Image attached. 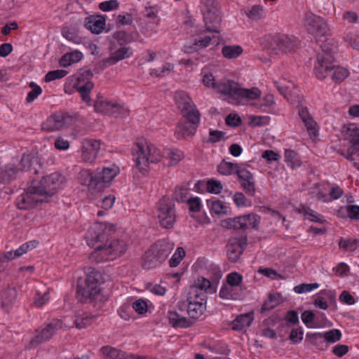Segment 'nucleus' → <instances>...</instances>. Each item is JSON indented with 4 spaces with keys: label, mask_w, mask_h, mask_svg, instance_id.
<instances>
[{
    "label": "nucleus",
    "mask_w": 359,
    "mask_h": 359,
    "mask_svg": "<svg viewBox=\"0 0 359 359\" xmlns=\"http://www.w3.org/2000/svg\"><path fill=\"white\" fill-rule=\"evenodd\" d=\"M20 166L10 163L6 165L0 164V183L8 184L17 178L20 172H29L31 175H39L43 172V165L37 156L31 154H24L20 161Z\"/></svg>",
    "instance_id": "obj_1"
},
{
    "label": "nucleus",
    "mask_w": 359,
    "mask_h": 359,
    "mask_svg": "<svg viewBox=\"0 0 359 359\" xmlns=\"http://www.w3.org/2000/svg\"><path fill=\"white\" fill-rule=\"evenodd\" d=\"M134 170L142 175H146L150 170V164L158 163L162 158L159 149L151 144L138 142L133 153Z\"/></svg>",
    "instance_id": "obj_2"
},
{
    "label": "nucleus",
    "mask_w": 359,
    "mask_h": 359,
    "mask_svg": "<svg viewBox=\"0 0 359 359\" xmlns=\"http://www.w3.org/2000/svg\"><path fill=\"white\" fill-rule=\"evenodd\" d=\"M119 173V168L115 165L102 168L100 172H93L90 170H83L80 172L79 180L91 191H100L104 184L110 183Z\"/></svg>",
    "instance_id": "obj_3"
},
{
    "label": "nucleus",
    "mask_w": 359,
    "mask_h": 359,
    "mask_svg": "<svg viewBox=\"0 0 359 359\" xmlns=\"http://www.w3.org/2000/svg\"><path fill=\"white\" fill-rule=\"evenodd\" d=\"M274 85L280 93L287 98V100L293 104H297L299 116L304 123L309 135L316 137L318 135V130L316 127V122L311 116L307 108L301 107L304 100L299 93V90L297 88H294L293 91H290L288 93L287 87L280 86L277 81L274 82Z\"/></svg>",
    "instance_id": "obj_4"
},
{
    "label": "nucleus",
    "mask_w": 359,
    "mask_h": 359,
    "mask_svg": "<svg viewBox=\"0 0 359 359\" xmlns=\"http://www.w3.org/2000/svg\"><path fill=\"white\" fill-rule=\"evenodd\" d=\"M127 245L123 240L113 239L100 245L90 254L89 259L95 263L112 261L125 254Z\"/></svg>",
    "instance_id": "obj_5"
},
{
    "label": "nucleus",
    "mask_w": 359,
    "mask_h": 359,
    "mask_svg": "<svg viewBox=\"0 0 359 359\" xmlns=\"http://www.w3.org/2000/svg\"><path fill=\"white\" fill-rule=\"evenodd\" d=\"M188 302L187 314L190 319L186 318L183 314L179 313L177 311L168 312V318L170 324L173 327L187 328L191 327L196 319L199 318L205 309V304L200 302Z\"/></svg>",
    "instance_id": "obj_6"
},
{
    "label": "nucleus",
    "mask_w": 359,
    "mask_h": 359,
    "mask_svg": "<svg viewBox=\"0 0 359 359\" xmlns=\"http://www.w3.org/2000/svg\"><path fill=\"white\" fill-rule=\"evenodd\" d=\"M221 88L224 92L229 90L227 100L229 103L236 105L242 104L246 100H255L261 95V91L257 88H243L234 81L221 86Z\"/></svg>",
    "instance_id": "obj_7"
},
{
    "label": "nucleus",
    "mask_w": 359,
    "mask_h": 359,
    "mask_svg": "<svg viewBox=\"0 0 359 359\" xmlns=\"http://www.w3.org/2000/svg\"><path fill=\"white\" fill-rule=\"evenodd\" d=\"M202 13L206 31L219 33L222 17L218 2L215 0H202Z\"/></svg>",
    "instance_id": "obj_8"
},
{
    "label": "nucleus",
    "mask_w": 359,
    "mask_h": 359,
    "mask_svg": "<svg viewBox=\"0 0 359 359\" xmlns=\"http://www.w3.org/2000/svg\"><path fill=\"white\" fill-rule=\"evenodd\" d=\"M304 26L308 33L318 39L330 34V27L327 21L321 16L311 12H306L303 16Z\"/></svg>",
    "instance_id": "obj_9"
},
{
    "label": "nucleus",
    "mask_w": 359,
    "mask_h": 359,
    "mask_svg": "<svg viewBox=\"0 0 359 359\" xmlns=\"http://www.w3.org/2000/svg\"><path fill=\"white\" fill-rule=\"evenodd\" d=\"M156 217L160 225L165 229L173 227L176 222L175 204L168 198L163 197L156 204Z\"/></svg>",
    "instance_id": "obj_10"
},
{
    "label": "nucleus",
    "mask_w": 359,
    "mask_h": 359,
    "mask_svg": "<svg viewBox=\"0 0 359 359\" xmlns=\"http://www.w3.org/2000/svg\"><path fill=\"white\" fill-rule=\"evenodd\" d=\"M77 120L76 114H69L65 111H58L48 118L42 124V129L48 131H55L68 128Z\"/></svg>",
    "instance_id": "obj_11"
},
{
    "label": "nucleus",
    "mask_w": 359,
    "mask_h": 359,
    "mask_svg": "<svg viewBox=\"0 0 359 359\" xmlns=\"http://www.w3.org/2000/svg\"><path fill=\"white\" fill-rule=\"evenodd\" d=\"M67 326L60 319H53L41 330H37V334L32 339L29 345L28 348H33L36 347L41 343L49 341L57 331L67 329Z\"/></svg>",
    "instance_id": "obj_12"
},
{
    "label": "nucleus",
    "mask_w": 359,
    "mask_h": 359,
    "mask_svg": "<svg viewBox=\"0 0 359 359\" xmlns=\"http://www.w3.org/2000/svg\"><path fill=\"white\" fill-rule=\"evenodd\" d=\"M97 273L91 272L84 280H80L77 284L76 293L81 301L95 299L100 293L96 278Z\"/></svg>",
    "instance_id": "obj_13"
},
{
    "label": "nucleus",
    "mask_w": 359,
    "mask_h": 359,
    "mask_svg": "<svg viewBox=\"0 0 359 359\" xmlns=\"http://www.w3.org/2000/svg\"><path fill=\"white\" fill-rule=\"evenodd\" d=\"M325 46L326 43H324L322 53L318 54L314 67L316 76L320 80H323L330 75L334 62L333 52L330 49L325 50Z\"/></svg>",
    "instance_id": "obj_14"
},
{
    "label": "nucleus",
    "mask_w": 359,
    "mask_h": 359,
    "mask_svg": "<svg viewBox=\"0 0 359 359\" xmlns=\"http://www.w3.org/2000/svg\"><path fill=\"white\" fill-rule=\"evenodd\" d=\"M183 118L184 120L179 122L175 131V135L178 139H185L194 135L200 124L201 115L186 114Z\"/></svg>",
    "instance_id": "obj_15"
},
{
    "label": "nucleus",
    "mask_w": 359,
    "mask_h": 359,
    "mask_svg": "<svg viewBox=\"0 0 359 359\" xmlns=\"http://www.w3.org/2000/svg\"><path fill=\"white\" fill-rule=\"evenodd\" d=\"M61 175L57 172L52 173L46 177H43L36 187L41 192L43 196H45L48 202V198L53 196L58 189L62 187Z\"/></svg>",
    "instance_id": "obj_16"
},
{
    "label": "nucleus",
    "mask_w": 359,
    "mask_h": 359,
    "mask_svg": "<svg viewBox=\"0 0 359 359\" xmlns=\"http://www.w3.org/2000/svg\"><path fill=\"white\" fill-rule=\"evenodd\" d=\"M247 235L241 233L232 236L226 245V252L229 260L236 262L247 246Z\"/></svg>",
    "instance_id": "obj_17"
},
{
    "label": "nucleus",
    "mask_w": 359,
    "mask_h": 359,
    "mask_svg": "<svg viewBox=\"0 0 359 359\" xmlns=\"http://www.w3.org/2000/svg\"><path fill=\"white\" fill-rule=\"evenodd\" d=\"M174 100L182 116H185L186 114L201 115L194 101L185 91H176L174 95Z\"/></svg>",
    "instance_id": "obj_18"
},
{
    "label": "nucleus",
    "mask_w": 359,
    "mask_h": 359,
    "mask_svg": "<svg viewBox=\"0 0 359 359\" xmlns=\"http://www.w3.org/2000/svg\"><path fill=\"white\" fill-rule=\"evenodd\" d=\"M100 149V142L93 139H85L81 143V159L87 163H92L96 159Z\"/></svg>",
    "instance_id": "obj_19"
},
{
    "label": "nucleus",
    "mask_w": 359,
    "mask_h": 359,
    "mask_svg": "<svg viewBox=\"0 0 359 359\" xmlns=\"http://www.w3.org/2000/svg\"><path fill=\"white\" fill-rule=\"evenodd\" d=\"M107 238V229L104 224L94 223L88 229L85 238L89 246H93L96 243L103 241Z\"/></svg>",
    "instance_id": "obj_20"
},
{
    "label": "nucleus",
    "mask_w": 359,
    "mask_h": 359,
    "mask_svg": "<svg viewBox=\"0 0 359 359\" xmlns=\"http://www.w3.org/2000/svg\"><path fill=\"white\" fill-rule=\"evenodd\" d=\"M241 187L246 194L252 196L255 193V182L253 175L246 168L238 165L236 173Z\"/></svg>",
    "instance_id": "obj_21"
},
{
    "label": "nucleus",
    "mask_w": 359,
    "mask_h": 359,
    "mask_svg": "<svg viewBox=\"0 0 359 359\" xmlns=\"http://www.w3.org/2000/svg\"><path fill=\"white\" fill-rule=\"evenodd\" d=\"M173 248L174 243L165 239L159 240L150 247V249L162 262L168 258Z\"/></svg>",
    "instance_id": "obj_22"
},
{
    "label": "nucleus",
    "mask_w": 359,
    "mask_h": 359,
    "mask_svg": "<svg viewBox=\"0 0 359 359\" xmlns=\"http://www.w3.org/2000/svg\"><path fill=\"white\" fill-rule=\"evenodd\" d=\"M133 55V51L129 47L121 46L118 49L111 53V55L103 60L104 65L109 66L125 58H128Z\"/></svg>",
    "instance_id": "obj_23"
},
{
    "label": "nucleus",
    "mask_w": 359,
    "mask_h": 359,
    "mask_svg": "<svg viewBox=\"0 0 359 359\" xmlns=\"http://www.w3.org/2000/svg\"><path fill=\"white\" fill-rule=\"evenodd\" d=\"M17 291L13 287H8L0 292V306L4 311H8L15 302Z\"/></svg>",
    "instance_id": "obj_24"
},
{
    "label": "nucleus",
    "mask_w": 359,
    "mask_h": 359,
    "mask_svg": "<svg viewBox=\"0 0 359 359\" xmlns=\"http://www.w3.org/2000/svg\"><path fill=\"white\" fill-rule=\"evenodd\" d=\"M25 196L27 201L30 203L31 208L35 207L39 203L47 202L45 196H43L41 192L36 185L29 187L27 190L22 194Z\"/></svg>",
    "instance_id": "obj_25"
},
{
    "label": "nucleus",
    "mask_w": 359,
    "mask_h": 359,
    "mask_svg": "<svg viewBox=\"0 0 359 359\" xmlns=\"http://www.w3.org/2000/svg\"><path fill=\"white\" fill-rule=\"evenodd\" d=\"M85 27L92 33L98 34L105 27V19L102 16H90L85 20Z\"/></svg>",
    "instance_id": "obj_26"
},
{
    "label": "nucleus",
    "mask_w": 359,
    "mask_h": 359,
    "mask_svg": "<svg viewBox=\"0 0 359 359\" xmlns=\"http://www.w3.org/2000/svg\"><path fill=\"white\" fill-rule=\"evenodd\" d=\"M273 43L276 45V48L283 53L290 51L297 45L296 41L287 35L275 36Z\"/></svg>",
    "instance_id": "obj_27"
},
{
    "label": "nucleus",
    "mask_w": 359,
    "mask_h": 359,
    "mask_svg": "<svg viewBox=\"0 0 359 359\" xmlns=\"http://www.w3.org/2000/svg\"><path fill=\"white\" fill-rule=\"evenodd\" d=\"M233 80H224L219 82H215V78L212 74H205L203 78V82L204 85L207 87H211L215 89L217 93L224 95L226 99L227 100L228 95L229 93V90H226L225 92L222 90L221 86L224 84H226L228 83L232 82Z\"/></svg>",
    "instance_id": "obj_28"
},
{
    "label": "nucleus",
    "mask_w": 359,
    "mask_h": 359,
    "mask_svg": "<svg viewBox=\"0 0 359 359\" xmlns=\"http://www.w3.org/2000/svg\"><path fill=\"white\" fill-rule=\"evenodd\" d=\"M252 320L253 313L241 314L231 322V329L235 331H242L248 327Z\"/></svg>",
    "instance_id": "obj_29"
},
{
    "label": "nucleus",
    "mask_w": 359,
    "mask_h": 359,
    "mask_svg": "<svg viewBox=\"0 0 359 359\" xmlns=\"http://www.w3.org/2000/svg\"><path fill=\"white\" fill-rule=\"evenodd\" d=\"M144 17L148 19L154 20L153 23L155 24L154 27L147 25L144 27L145 34L151 36L153 34L157 33V26L159 24L160 19L157 17V11L154 7L146 8Z\"/></svg>",
    "instance_id": "obj_30"
},
{
    "label": "nucleus",
    "mask_w": 359,
    "mask_h": 359,
    "mask_svg": "<svg viewBox=\"0 0 359 359\" xmlns=\"http://www.w3.org/2000/svg\"><path fill=\"white\" fill-rule=\"evenodd\" d=\"M241 296L238 288L231 286L227 283H223L219 290V297L223 299L236 300Z\"/></svg>",
    "instance_id": "obj_31"
},
{
    "label": "nucleus",
    "mask_w": 359,
    "mask_h": 359,
    "mask_svg": "<svg viewBox=\"0 0 359 359\" xmlns=\"http://www.w3.org/2000/svg\"><path fill=\"white\" fill-rule=\"evenodd\" d=\"M344 138L353 144H359V128L356 124L350 123L344 126L342 131Z\"/></svg>",
    "instance_id": "obj_32"
},
{
    "label": "nucleus",
    "mask_w": 359,
    "mask_h": 359,
    "mask_svg": "<svg viewBox=\"0 0 359 359\" xmlns=\"http://www.w3.org/2000/svg\"><path fill=\"white\" fill-rule=\"evenodd\" d=\"M100 351L105 359H130V355L111 346H103Z\"/></svg>",
    "instance_id": "obj_33"
},
{
    "label": "nucleus",
    "mask_w": 359,
    "mask_h": 359,
    "mask_svg": "<svg viewBox=\"0 0 359 359\" xmlns=\"http://www.w3.org/2000/svg\"><path fill=\"white\" fill-rule=\"evenodd\" d=\"M163 262L149 248L145 252L143 257L142 267L145 269H152L159 266Z\"/></svg>",
    "instance_id": "obj_34"
},
{
    "label": "nucleus",
    "mask_w": 359,
    "mask_h": 359,
    "mask_svg": "<svg viewBox=\"0 0 359 359\" xmlns=\"http://www.w3.org/2000/svg\"><path fill=\"white\" fill-rule=\"evenodd\" d=\"M83 54L81 51L74 50L67 53L62 55L59 60V64L60 67H67L73 63H76L81 60Z\"/></svg>",
    "instance_id": "obj_35"
},
{
    "label": "nucleus",
    "mask_w": 359,
    "mask_h": 359,
    "mask_svg": "<svg viewBox=\"0 0 359 359\" xmlns=\"http://www.w3.org/2000/svg\"><path fill=\"white\" fill-rule=\"evenodd\" d=\"M239 217L240 229H247L250 227L256 228L259 224V217L256 214H248Z\"/></svg>",
    "instance_id": "obj_36"
},
{
    "label": "nucleus",
    "mask_w": 359,
    "mask_h": 359,
    "mask_svg": "<svg viewBox=\"0 0 359 359\" xmlns=\"http://www.w3.org/2000/svg\"><path fill=\"white\" fill-rule=\"evenodd\" d=\"M301 212L304 215V217L306 219L310 220L311 222L323 224L326 222L324 217L317 212L316 211L311 209L307 206H302L301 209Z\"/></svg>",
    "instance_id": "obj_37"
},
{
    "label": "nucleus",
    "mask_w": 359,
    "mask_h": 359,
    "mask_svg": "<svg viewBox=\"0 0 359 359\" xmlns=\"http://www.w3.org/2000/svg\"><path fill=\"white\" fill-rule=\"evenodd\" d=\"M93 82H87L86 83H76L74 88L79 93L83 101L88 102L90 101V93L93 88Z\"/></svg>",
    "instance_id": "obj_38"
},
{
    "label": "nucleus",
    "mask_w": 359,
    "mask_h": 359,
    "mask_svg": "<svg viewBox=\"0 0 359 359\" xmlns=\"http://www.w3.org/2000/svg\"><path fill=\"white\" fill-rule=\"evenodd\" d=\"M239 164L236 163H231L222 160L217 165V171L219 174L223 175H231L236 174Z\"/></svg>",
    "instance_id": "obj_39"
},
{
    "label": "nucleus",
    "mask_w": 359,
    "mask_h": 359,
    "mask_svg": "<svg viewBox=\"0 0 359 359\" xmlns=\"http://www.w3.org/2000/svg\"><path fill=\"white\" fill-rule=\"evenodd\" d=\"M205 292H209L210 293H215L217 291V286L212 284L210 281L203 277L198 278L193 285Z\"/></svg>",
    "instance_id": "obj_40"
},
{
    "label": "nucleus",
    "mask_w": 359,
    "mask_h": 359,
    "mask_svg": "<svg viewBox=\"0 0 359 359\" xmlns=\"http://www.w3.org/2000/svg\"><path fill=\"white\" fill-rule=\"evenodd\" d=\"M348 74L349 72L346 68L334 65L330 75L332 80L337 83L342 82L348 76Z\"/></svg>",
    "instance_id": "obj_41"
},
{
    "label": "nucleus",
    "mask_w": 359,
    "mask_h": 359,
    "mask_svg": "<svg viewBox=\"0 0 359 359\" xmlns=\"http://www.w3.org/2000/svg\"><path fill=\"white\" fill-rule=\"evenodd\" d=\"M243 53V48L241 46H224L222 48V53L227 59H234L241 55Z\"/></svg>",
    "instance_id": "obj_42"
},
{
    "label": "nucleus",
    "mask_w": 359,
    "mask_h": 359,
    "mask_svg": "<svg viewBox=\"0 0 359 359\" xmlns=\"http://www.w3.org/2000/svg\"><path fill=\"white\" fill-rule=\"evenodd\" d=\"M212 41V38L209 36H205L198 40H196L191 46H185V51L193 52L198 50L208 47Z\"/></svg>",
    "instance_id": "obj_43"
},
{
    "label": "nucleus",
    "mask_w": 359,
    "mask_h": 359,
    "mask_svg": "<svg viewBox=\"0 0 359 359\" xmlns=\"http://www.w3.org/2000/svg\"><path fill=\"white\" fill-rule=\"evenodd\" d=\"M206 297V292L192 285L189 290L187 301L198 302L199 303L202 302L203 304H205Z\"/></svg>",
    "instance_id": "obj_44"
},
{
    "label": "nucleus",
    "mask_w": 359,
    "mask_h": 359,
    "mask_svg": "<svg viewBox=\"0 0 359 359\" xmlns=\"http://www.w3.org/2000/svg\"><path fill=\"white\" fill-rule=\"evenodd\" d=\"M95 318V316L83 313L76 316L74 324L77 328L83 329L90 325Z\"/></svg>",
    "instance_id": "obj_45"
},
{
    "label": "nucleus",
    "mask_w": 359,
    "mask_h": 359,
    "mask_svg": "<svg viewBox=\"0 0 359 359\" xmlns=\"http://www.w3.org/2000/svg\"><path fill=\"white\" fill-rule=\"evenodd\" d=\"M129 114V109L123 104L114 102L110 111L109 116H114L115 117L125 118Z\"/></svg>",
    "instance_id": "obj_46"
},
{
    "label": "nucleus",
    "mask_w": 359,
    "mask_h": 359,
    "mask_svg": "<svg viewBox=\"0 0 359 359\" xmlns=\"http://www.w3.org/2000/svg\"><path fill=\"white\" fill-rule=\"evenodd\" d=\"M114 102L107 100H97L95 102L94 107L97 112L109 115Z\"/></svg>",
    "instance_id": "obj_47"
},
{
    "label": "nucleus",
    "mask_w": 359,
    "mask_h": 359,
    "mask_svg": "<svg viewBox=\"0 0 359 359\" xmlns=\"http://www.w3.org/2000/svg\"><path fill=\"white\" fill-rule=\"evenodd\" d=\"M167 156L169 160L167 165L173 166L182 159L184 155L182 151L177 149H172L168 151Z\"/></svg>",
    "instance_id": "obj_48"
},
{
    "label": "nucleus",
    "mask_w": 359,
    "mask_h": 359,
    "mask_svg": "<svg viewBox=\"0 0 359 359\" xmlns=\"http://www.w3.org/2000/svg\"><path fill=\"white\" fill-rule=\"evenodd\" d=\"M279 294H270L269 295V298L267 300H266L262 308H261V312L264 313L265 311H271L273 309H274L277 305L279 304L280 302L278 299Z\"/></svg>",
    "instance_id": "obj_49"
},
{
    "label": "nucleus",
    "mask_w": 359,
    "mask_h": 359,
    "mask_svg": "<svg viewBox=\"0 0 359 359\" xmlns=\"http://www.w3.org/2000/svg\"><path fill=\"white\" fill-rule=\"evenodd\" d=\"M264 10L260 5H255L246 13L247 16L254 21H258L264 17Z\"/></svg>",
    "instance_id": "obj_50"
},
{
    "label": "nucleus",
    "mask_w": 359,
    "mask_h": 359,
    "mask_svg": "<svg viewBox=\"0 0 359 359\" xmlns=\"http://www.w3.org/2000/svg\"><path fill=\"white\" fill-rule=\"evenodd\" d=\"M358 244L359 241L357 239L352 238H341L339 242V248L349 252L355 251L358 248Z\"/></svg>",
    "instance_id": "obj_51"
},
{
    "label": "nucleus",
    "mask_w": 359,
    "mask_h": 359,
    "mask_svg": "<svg viewBox=\"0 0 359 359\" xmlns=\"http://www.w3.org/2000/svg\"><path fill=\"white\" fill-rule=\"evenodd\" d=\"M285 162L292 168L299 165V157L297 152L291 149H286L285 151Z\"/></svg>",
    "instance_id": "obj_52"
},
{
    "label": "nucleus",
    "mask_w": 359,
    "mask_h": 359,
    "mask_svg": "<svg viewBox=\"0 0 359 359\" xmlns=\"http://www.w3.org/2000/svg\"><path fill=\"white\" fill-rule=\"evenodd\" d=\"M210 208L212 213L219 215H226L228 212L227 206H226L222 201L218 200L211 201Z\"/></svg>",
    "instance_id": "obj_53"
},
{
    "label": "nucleus",
    "mask_w": 359,
    "mask_h": 359,
    "mask_svg": "<svg viewBox=\"0 0 359 359\" xmlns=\"http://www.w3.org/2000/svg\"><path fill=\"white\" fill-rule=\"evenodd\" d=\"M185 256V251L182 247H178L169 261L171 267H176Z\"/></svg>",
    "instance_id": "obj_54"
},
{
    "label": "nucleus",
    "mask_w": 359,
    "mask_h": 359,
    "mask_svg": "<svg viewBox=\"0 0 359 359\" xmlns=\"http://www.w3.org/2000/svg\"><path fill=\"white\" fill-rule=\"evenodd\" d=\"M323 335V342L325 341L330 343H334L339 341L341 337V333L340 330L337 329H333L330 331L325 332Z\"/></svg>",
    "instance_id": "obj_55"
},
{
    "label": "nucleus",
    "mask_w": 359,
    "mask_h": 359,
    "mask_svg": "<svg viewBox=\"0 0 359 359\" xmlns=\"http://www.w3.org/2000/svg\"><path fill=\"white\" fill-rule=\"evenodd\" d=\"M38 244V242L35 240L22 244L19 248L15 250V256L18 257L27 253L28 251L35 248Z\"/></svg>",
    "instance_id": "obj_56"
},
{
    "label": "nucleus",
    "mask_w": 359,
    "mask_h": 359,
    "mask_svg": "<svg viewBox=\"0 0 359 359\" xmlns=\"http://www.w3.org/2000/svg\"><path fill=\"white\" fill-rule=\"evenodd\" d=\"M188 194V189L182 187H178L175 188L174 197L177 202L184 203L187 202L189 199Z\"/></svg>",
    "instance_id": "obj_57"
},
{
    "label": "nucleus",
    "mask_w": 359,
    "mask_h": 359,
    "mask_svg": "<svg viewBox=\"0 0 359 359\" xmlns=\"http://www.w3.org/2000/svg\"><path fill=\"white\" fill-rule=\"evenodd\" d=\"M29 86L32 88V89L28 93L26 98V101L28 103L33 102L42 93L41 88L35 83L31 82Z\"/></svg>",
    "instance_id": "obj_58"
},
{
    "label": "nucleus",
    "mask_w": 359,
    "mask_h": 359,
    "mask_svg": "<svg viewBox=\"0 0 359 359\" xmlns=\"http://www.w3.org/2000/svg\"><path fill=\"white\" fill-rule=\"evenodd\" d=\"M319 287L317 283H302L294 287V291L298 294H302L307 292H311Z\"/></svg>",
    "instance_id": "obj_59"
},
{
    "label": "nucleus",
    "mask_w": 359,
    "mask_h": 359,
    "mask_svg": "<svg viewBox=\"0 0 359 359\" xmlns=\"http://www.w3.org/2000/svg\"><path fill=\"white\" fill-rule=\"evenodd\" d=\"M243 276L237 272L229 273L226 278V283L238 287L242 283Z\"/></svg>",
    "instance_id": "obj_60"
},
{
    "label": "nucleus",
    "mask_w": 359,
    "mask_h": 359,
    "mask_svg": "<svg viewBox=\"0 0 359 359\" xmlns=\"http://www.w3.org/2000/svg\"><path fill=\"white\" fill-rule=\"evenodd\" d=\"M67 74V72L63 69L50 71L46 74L45 76V81L46 82H50L55 79H62L65 77Z\"/></svg>",
    "instance_id": "obj_61"
},
{
    "label": "nucleus",
    "mask_w": 359,
    "mask_h": 359,
    "mask_svg": "<svg viewBox=\"0 0 359 359\" xmlns=\"http://www.w3.org/2000/svg\"><path fill=\"white\" fill-rule=\"evenodd\" d=\"M62 35L66 39L72 41L74 43H80L81 38L78 36L72 29L69 27H64L62 29Z\"/></svg>",
    "instance_id": "obj_62"
},
{
    "label": "nucleus",
    "mask_w": 359,
    "mask_h": 359,
    "mask_svg": "<svg viewBox=\"0 0 359 359\" xmlns=\"http://www.w3.org/2000/svg\"><path fill=\"white\" fill-rule=\"evenodd\" d=\"M93 76V73L90 69L81 70L76 78V83H86L87 82H92Z\"/></svg>",
    "instance_id": "obj_63"
},
{
    "label": "nucleus",
    "mask_w": 359,
    "mask_h": 359,
    "mask_svg": "<svg viewBox=\"0 0 359 359\" xmlns=\"http://www.w3.org/2000/svg\"><path fill=\"white\" fill-rule=\"evenodd\" d=\"M222 189V185L220 182L216 180H210L207 182V190L212 194H219Z\"/></svg>",
    "instance_id": "obj_64"
}]
</instances>
